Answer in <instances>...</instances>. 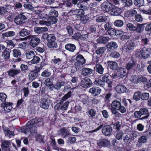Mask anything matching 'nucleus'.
Returning <instances> with one entry per match:
<instances>
[{
    "label": "nucleus",
    "instance_id": "nucleus-54",
    "mask_svg": "<svg viewBox=\"0 0 151 151\" xmlns=\"http://www.w3.org/2000/svg\"><path fill=\"white\" fill-rule=\"evenodd\" d=\"M150 97L149 94L148 93L143 92L141 93V99L145 101L149 99Z\"/></svg>",
    "mask_w": 151,
    "mask_h": 151
},
{
    "label": "nucleus",
    "instance_id": "nucleus-16",
    "mask_svg": "<svg viewBox=\"0 0 151 151\" xmlns=\"http://www.w3.org/2000/svg\"><path fill=\"white\" fill-rule=\"evenodd\" d=\"M101 91V89L99 87L93 86L89 89L88 92L92 95L96 96L99 95Z\"/></svg>",
    "mask_w": 151,
    "mask_h": 151
},
{
    "label": "nucleus",
    "instance_id": "nucleus-57",
    "mask_svg": "<svg viewBox=\"0 0 151 151\" xmlns=\"http://www.w3.org/2000/svg\"><path fill=\"white\" fill-rule=\"evenodd\" d=\"M147 81V79L144 76L140 75L138 76V83H145Z\"/></svg>",
    "mask_w": 151,
    "mask_h": 151
},
{
    "label": "nucleus",
    "instance_id": "nucleus-35",
    "mask_svg": "<svg viewBox=\"0 0 151 151\" xmlns=\"http://www.w3.org/2000/svg\"><path fill=\"white\" fill-rule=\"evenodd\" d=\"M79 50L80 51H86L89 49V45L88 43L81 42L79 43Z\"/></svg>",
    "mask_w": 151,
    "mask_h": 151
},
{
    "label": "nucleus",
    "instance_id": "nucleus-18",
    "mask_svg": "<svg viewBox=\"0 0 151 151\" xmlns=\"http://www.w3.org/2000/svg\"><path fill=\"white\" fill-rule=\"evenodd\" d=\"M116 43L114 41H111L108 43L106 45L107 50L109 52H112L116 50L118 47Z\"/></svg>",
    "mask_w": 151,
    "mask_h": 151
},
{
    "label": "nucleus",
    "instance_id": "nucleus-23",
    "mask_svg": "<svg viewBox=\"0 0 151 151\" xmlns=\"http://www.w3.org/2000/svg\"><path fill=\"white\" fill-rule=\"evenodd\" d=\"M122 10L119 8L116 7L114 5L110 12V13L112 15L118 16L121 14Z\"/></svg>",
    "mask_w": 151,
    "mask_h": 151
},
{
    "label": "nucleus",
    "instance_id": "nucleus-43",
    "mask_svg": "<svg viewBox=\"0 0 151 151\" xmlns=\"http://www.w3.org/2000/svg\"><path fill=\"white\" fill-rule=\"evenodd\" d=\"M111 125L113 126L114 129L116 130V131H118L120 129L122 124L119 121H117L115 122H112Z\"/></svg>",
    "mask_w": 151,
    "mask_h": 151
},
{
    "label": "nucleus",
    "instance_id": "nucleus-58",
    "mask_svg": "<svg viewBox=\"0 0 151 151\" xmlns=\"http://www.w3.org/2000/svg\"><path fill=\"white\" fill-rule=\"evenodd\" d=\"M35 53L33 51H28L26 54L27 58L28 59H31L33 58L35 56Z\"/></svg>",
    "mask_w": 151,
    "mask_h": 151
},
{
    "label": "nucleus",
    "instance_id": "nucleus-47",
    "mask_svg": "<svg viewBox=\"0 0 151 151\" xmlns=\"http://www.w3.org/2000/svg\"><path fill=\"white\" fill-rule=\"evenodd\" d=\"M84 10L82 9L74 10L75 12L77 13L76 14V17H77V18H78L81 16H83L85 14Z\"/></svg>",
    "mask_w": 151,
    "mask_h": 151
},
{
    "label": "nucleus",
    "instance_id": "nucleus-17",
    "mask_svg": "<svg viewBox=\"0 0 151 151\" xmlns=\"http://www.w3.org/2000/svg\"><path fill=\"white\" fill-rule=\"evenodd\" d=\"M112 129L110 125H105L102 129L103 134L105 136H109L111 134Z\"/></svg>",
    "mask_w": 151,
    "mask_h": 151
},
{
    "label": "nucleus",
    "instance_id": "nucleus-46",
    "mask_svg": "<svg viewBox=\"0 0 151 151\" xmlns=\"http://www.w3.org/2000/svg\"><path fill=\"white\" fill-rule=\"evenodd\" d=\"M133 3L135 6L140 7L144 5V0H134Z\"/></svg>",
    "mask_w": 151,
    "mask_h": 151
},
{
    "label": "nucleus",
    "instance_id": "nucleus-28",
    "mask_svg": "<svg viewBox=\"0 0 151 151\" xmlns=\"http://www.w3.org/2000/svg\"><path fill=\"white\" fill-rule=\"evenodd\" d=\"M93 71L91 68L84 67L82 69L81 74L84 76H88L92 73Z\"/></svg>",
    "mask_w": 151,
    "mask_h": 151
},
{
    "label": "nucleus",
    "instance_id": "nucleus-30",
    "mask_svg": "<svg viewBox=\"0 0 151 151\" xmlns=\"http://www.w3.org/2000/svg\"><path fill=\"white\" fill-rule=\"evenodd\" d=\"M135 62L134 60L132 59L126 64L125 68L128 71H129L133 69L135 66Z\"/></svg>",
    "mask_w": 151,
    "mask_h": 151
},
{
    "label": "nucleus",
    "instance_id": "nucleus-25",
    "mask_svg": "<svg viewBox=\"0 0 151 151\" xmlns=\"http://www.w3.org/2000/svg\"><path fill=\"white\" fill-rule=\"evenodd\" d=\"M20 70L19 69H14L12 68L8 70L7 73L9 76L10 77H14V76H16L20 73Z\"/></svg>",
    "mask_w": 151,
    "mask_h": 151
},
{
    "label": "nucleus",
    "instance_id": "nucleus-61",
    "mask_svg": "<svg viewBox=\"0 0 151 151\" xmlns=\"http://www.w3.org/2000/svg\"><path fill=\"white\" fill-rule=\"evenodd\" d=\"M40 60V58L36 55H35L31 60V63L32 64H37L39 63Z\"/></svg>",
    "mask_w": 151,
    "mask_h": 151
},
{
    "label": "nucleus",
    "instance_id": "nucleus-7",
    "mask_svg": "<svg viewBox=\"0 0 151 151\" xmlns=\"http://www.w3.org/2000/svg\"><path fill=\"white\" fill-rule=\"evenodd\" d=\"M39 122L37 119L30 120L26 124V126L28 127V133H35L37 132V127L36 124Z\"/></svg>",
    "mask_w": 151,
    "mask_h": 151
},
{
    "label": "nucleus",
    "instance_id": "nucleus-31",
    "mask_svg": "<svg viewBox=\"0 0 151 151\" xmlns=\"http://www.w3.org/2000/svg\"><path fill=\"white\" fill-rule=\"evenodd\" d=\"M48 30L47 28L46 27H35L34 28V32L37 34H41L46 32Z\"/></svg>",
    "mask_w": 151,
    "mask_h": 151
},
{
    "label": "nucleus",
    "instance_id": "nucleus-45",
    "mask_svg": "<svg viewBox=\"0 0 151 151\" xmlns=\"http://www.w3.org/2000/svg\"><path fill=\"white\" fill-rule=\"evenodd\" d=\"M51 74L50 71L48 69H46L42 73L41 76L42 78H46L50 76Z\"/></svg>",
    "mask_w": 151,
    "mask_h": 151
},
{
    "label": "nucleus",
    "instance_id": "nucleus-34",
    "mask_svg": "<svg viewBox=\"0 0 151 151\" xmlns=\"http://www.w3.org/2000/svg\"><path fill=\"white\" fill-rule=\"evenodd\" d=\"M54 80V76H51L50 77L46 78L45 80L44 84L47 86H50L53 85Z\"/></svg>",
    "mask_w": 151,
    "mask_h": 151
},
{
    "label": "nucleus",
    "instance_id": "nucleus-44",
    "mask_svg": "<svg viewBox=\"0 0 151 151\" xmlns=\"http://www.w3.org/2000/svg\"><path fill=\"white\" fill-rule=\"evenodd\" d=\"M30 33V30L25 28H23L19 32V34L20 36L24 37L27 35H29Z\"/></svg>",
    "mask_w": 151,
    "mask_h": 151
},
{
    "label": "nucleus",
    "instance_id": "nucleus-11",
    "mask_svg": "<svg viewBox=\"0 0 151 151\" xmlns=\"http://www.w3.org/2000/svg\"><path fill=\"white\" fill-rule=\"evenodd\" d=\"M27 19L26 17L24 15L20 14L15 17L14 22L17 25H21L26 22Z\"/></svg>",
    "mask_w": 151,
    "mask_h": 151
},
{
    "label": "nucleus",
    "instance_id": "nucleus-24",
    "mask_svg": "<svg viewBox=\"0 0 151 151\" xmlns=\"http://www.w3.org/2000/svg\"><path fill=\"white\" fill-rule=\"evenodd\" d=\"M143 58L146 59L148 58L151 53V51L149 49L144 47L141 49Z\"/></svg>",
    "mask_w": 151,
    "mask_h": 151
},
{
    "label": "nucleus",
    "instance_id": "nucleus-33",
    "mask_svg": "<svg viewBox=\"0 0 151 151\" xmlns=\"http://www.w3.org/2000/svg\"><path fill=\"white\" fill-rule=\"evenodd\" d=\"M121 104L122 105L124 108H126L128 106H129L132 104V101L129 99H126L125 98L122 99L120 102Z\"/></svg>",
    "mask_w": 151,
    "mask_h": 151
},
{
    "label": "nucleus",
    "instance_id": "nucleus-41",
    "mask_svg": "<svg viewBox=\"0 0 151 151\" xmlns=\"http://www.w3.org/2000/svg\"><path fill=\"white\" fill-rule=\"evenodd\" d=\"M3 131L5 133L6 135L9 137H11L12 136H14V131H10L9 129L7 127H2Z\"/></svg>",
    "mask_w": 151,
    "mask_h": 151
},
{
    "label": "nucleus",
    "instance_id": "nucleus-8",
    "mask_svg": "<svg viewBox=\"0 0 151 151\" xmlns=\"http://www.w3.org/2000/svg\"><path fill=\"white\" fill-rule=\"evenodd\" d=\"M42 68L43 66L41 67L35 66L33 70L30 71L28 75L29 80L32 81L38 77L39 73Z\"/></svg>",
    "mask_w": 151,
    "mask_h": 151
},
{
    "label": "nucleus",
    "instance_id": "nucleus-12",
    "mask_svg": "<svg viewBox=\"0 0 151 151\" xmlns=\"http://www.w3.org/2000/svg\"><path fill=\"white\" fill-rule=\"evenodd\" d=\"M1 146L3 151H13L11 143L9 140L4 141Z\"/></svg>",
    "mask_w": 151,
    "mask_h": 151
},
{
    "label": "nucleus",
    "instance_id": "nucleus-26",
    "mask_svg": "<svg viewBox=\"0 0 151 151\" xmlns=\"http://www.w3.org/2000/svg\"><path fill=\"white\" fill-rule=\"evenodd\" d=\"M137 13V11L133 9L128 10L125 12L124 15L127 18H132L136 15Z\"/></svg>",
    "mask_w": 151,
    "mask_h": 151
},
{
    "label": "nucleus",
    "instance_id": "nucleus-60",
    "mask_svg": "<svg viewBox=\"0 0 151 151\" xmlns=\"http://www.w3.org/2000/svg\"><path fill=\"white\" fill-rule=\"evenodd\" d=\"M105 49L104 47L98 48L96 51V53L98 55L102 54L105 51Z\"/></svg>",
    "mask_w": 151,
    "mask_h": 151
},
{
    "label": "nucleus",
    "instance_id": "nucleus-42",
    "mask_svg": "<svg viewBox=\"0 0 151 151\" xmlns=\"http://www.w3.org/2000/svg\"><path fill=\"white\" fill-rule=\"evenodd\" d=\"M94 84L96 86L104 87L105 86L104 81L103 80H102L99 78H96L93 82Z\"/></svg>",
    "mask_w": 151,
    "mask_h": 151
},
{
    "label": "nucleus",
    "instance_id": "nucleus-9",
    "mask_svg": "<svg viewBox=\"0 0 151 151\" xmlns=\"http://www.w3.org/2000/svg\"><path fill=\"white\" fill-rule=\"evenodd\" d=\"M76 62L74 63V65L77 70H79L86 63V60L83 56L81 54L78 55L76 57Z\"/></svg>",
    "mask_w": 151,
    "mask_h": 151
},
{
    "label": "nucleus",
    "instance_id": "nucleus-20",
    "mask_svg": "<svg viewBox=\"0 0 151 151\" xmlns=\"http://www.w3.org/2000/svg\"><path fill=\"white\" fill-rule=\"evenodd\" d=\"M65 48L67 51L70 52H74L76 50V45L73 43H68L65 46Z\"/></svg>",
    "mask_w": 151,
    "mask_h": 151
},
{
    "label": "nucleus",
    "instance_id": "nucleus-56",
    "mask_svg": "<svg viewBox=\"0 0 151 151\" xmlns=\"http://www.w3.org/2000/svg\"><path fill=\"white\" fill-rule=\"evenodd\" d=\"M99 28V26L96 24L91 26L89 28V31L91 33H95L97 28Z\"/></svg>",
    "mask_w": 151,
    "mask_h": 151
},
{
    "label": "nucleus",
    "instance_id": "nucleus-6",
    "mask_svg": "<svg viewBox=\"0 0 151 151\" xmlns=\"http://www.w3.org/2000/svg\"><path fill=\"white\" fill-rule=\"evenodd\" d=\"M18 39H17V40ZM19 40H28L30 41L29 44L30 46L34 48L37 46L39 44L40 42V38L37 36L29 35L25 37L21 38L20 39H18Z\"/></svg>",
    "mask_w": 151,
    "mask_h": 151
},
{
    "label": "nucleus",
    "instance_id": "nucleus-52",
    "mask_svg": "<svg viewBox=\"0 0 151 151\" xmlns=\"http://www.w3.org/2000/svg\"><path fill=\"white\" fill-rule=\"evenodd\" d=\"M123 21L120 19L116 20L114 22V25L118 27H121L123 26Z\"/></svg>",
    "mask_w": 151,
    "mask_h": 151
},
{
    "label": "nucleus",
    "instance_id": "nucleus-55",
    "mask_svg": "<svg viewBox=\"0 0 151 151\" xmlns=\"http://www.w3.org/2000/svg\"><path fill=\"white\" fill-rule=\"evenodd\" d=\"M104 69L102 65L100 64H98L96 66V71L100 74L103 73Z\"/></svg>",
    "mask_w": 151,
    "mask_h": 151
},
{
    "label": "nucleus",
    "instance_id": "nucleus-22",
    "mask_svg": "<svg viewBox=\"0 0 151 151\" xmlns=\"http://www.w3.org/2000/svg\"><path fill=\"white\" fill-rule=\"evenodd\" d=\"M126 69L124 68H119L117 71V76L120 78H123L127 74Z\"/></svg>",
    "mask_w": 151,
    "mask_h": 151
},
{
    "label": "nucleus",
    "instance_id": "nucleus-53",
    "mask_svg": "<svg viewBox=\"0 0 151 151\" xmlns=\"http://www.w3.org/2000/svg\"><path fill=\"white\" fill-rule=\"evenodd\" d=\"M30 24L32 25V26H37L39 24V19L37 18L32 19L29 21Z\"/></svg>",
    "mask_w": 151,
    "mask_h": 151
},
{
    "label": "nucleus",
    "instance_id": "nucleus-37",
    "mask_svg": "<svg viewBox=\"0 0 151 151\" xmlns=\"http://www.w3.org/2000/svg\"><path fill=\"white\" fill-rule=\"evenodd\" d=\"M141 93L139 91L135 92L132 97L133 99L136 102L141 99Z\"/></svg>",
    "mask_w": 151,
    "mask_h": 151
},
{
    "label": "nucleus",
    "instance_id": "nucleus-10",
    "mask_svg": "<svg viewBox=\"0 0 151 151\" xmlns=\"http://www.w3.org/2000/svg\"><path fill=\"white\" fill-rule=\"evenodd\" d=\"M114 5L109 1H105L100 5L101 8L104 12H110Z\"/></svg>",
    "mask_w": 151,
    "mask_h": 151
},
{
    "label": "nucleus",
    "instance_id": "nucleus-51",
    "mask_svg": "<svg viewBox=\"0 0 151 151\" xmlns=\"http://www.w3.org/2000/svg\"><path fill=\"white\" fill-rule=\"evenodd\" d=\"M127 50H131L134 49L135 43L131 40L129 42H127Z\"/></svg>",
    "mask_w": 151,
    "mask_h": 151
},
{
    "label": "nucleus",
    "instance_id": "nucleus-5",
    "mask_svg": "<svg viewBox=\"0 0 151 151\" xmlns=\"http://www.w3.org/2000/svg\"><path fill=\"white\" fill-rule=\"evenodd\" d=\"M107 106L111 110H119L122 114L127 111L126 109L121 104L120 102L116 100L113 101L111 104H108Z\"/></svg>",
    "mask_w": 151,
    "mask_h": 151
},
{
    "label": "nucleus",
    "instance_id": "nucleus-62",
    "mask_svg": "<svg viewBox=\"0 0 151 151\" xmlns=\"http://www.w3.org/2000/svg\"><path fill=\"white\" fill-rule=\"evenodd\" d=\"M136 26L131 23H128L127 24V28L130 31H135Z\"/></svg>",
    "mask_w": 151,
    "mask_h": 151
},
{
    "label": "nucleus",
    "instance_id": "nucleus-14",
    "mask_svg": "<svg viewBox=\"0 0 151 151\" xmlns=\"http://www.w3.org/2000/svg\"><path fill=\"white\" fill-rule=\"evenodd\" d=\"M102 79L108 84V87L109 88H111L112 86V82L111 80V76L108 73H106L102 77Z\"/></svg>",
    "mask_w": 151,
    "mask_h": 151
},
{
    "label": "nucleus",
    "instance_id": "nucleus-39",
    "mask_svg": "<svg viewBox=\"0 0 151 151\" xmlns=\"http://www.w3.org/2000/svg\"><path fill=\"white\" fill-rule=\"evenodd\" d=\"M146 24H138L136 27L135 31L137 33H140L142 32L144 28V25Z\"/></svg>",
    "mask_w": 151,
    "mask_h": 151
},
{
    "label": "nucleus",
    "instance_id": "nucleus-13",
    "mask_svg": "<svg viewBox=\"0 0 151 151\" xmlns=\"http://www.w3.org/2000/svg\"><path fill=\"white\" fill-rule=\"evenodd\" d=\"M92 84L91 79L87 78H83L80 82L81 86L83 88H86L90 87Z\"/></svg>",
    "mask_w": 151,
    "mask_h": 151
},
{
    "label": "nucleus",
    "instance_id": "nucleus-1",
    "mask_svg": "<svg viewBox=\"0 0 151 151\" xmlns=\"http://www.w3.org/2000/svg\"><path fill=\"white\" fill-rule=\"evenodd\" d=\"M72 92L69 91L62 98L60 102L57 103L54 106V108L55 110L62 111L64 112L68 108L69 102L68 101L63 102L71 97Z\"/></svg>",
    "mask_w": 151,
    "mask_h": 151
},
{
    "label": "nucleus",
    "instance_id": "nucleus-64",
    "mask_svg": "<svg viewBox=\"0 0 151 151\" xmlns=\"http://www.w3.org/2000/svg\"><path fill=\"white\" fill-rule=\"evenodd\" d=\"M147 138L144 135L141 136L138 139V142L139 143H143L146 142Z\"/></svg>",
    "mask_w": 151,
    "mask_h": 151
},
{
    "label": "nucleus",
    "instance_id": "nucleus-19",
    "mask_svg": "<svg viewBox=\"0 0 151 151\" xmlns=\"http://www.w3.org/2000/svg\"><path fill=\"white\" fill-rule=\"evenodd\" d=\"M97 144L99 147H105L110 145V142L107 139L105 138L101 139L97 142Z\"/></svg>",
    "mask_w": 151,
    "mask_h": 151
},
{
    "label": "nucleus",
    "instance_id": "nucleus-29",
    "mask_svg": "<svg viewBox=\"0 0 151 151\" xmlns=\"http://www.w3.org/2000/svg\"><path fill=\"white\" fill-rule=\"evenodd\" d=\"M60 134L63 137H65L70 135V133L68 128L63 127L59 130Z\"/></svg>",
    "mask_w": 151,
    "mask_h": 151
},
{
    "label": "nucleus",
    "instance_id": "nucleus-38",
    "mask_svg": "<svg viewBox=\"0 0 151 151\" xmlns=\"http://www.w3.org/2000/svg\"><path fill=\"white\" fill-rule=\"evenodd\" d=\"M48 92V88L46 86H41L40 89L39 94L40 95L44 96L45 95H47Z\"/></svg>",
    "mask_w": 151,
    "mask_h": 151
},
{
    "label": "nucleus",
    "instance_id": "nucleus-48",
    "mask_svg": "<svg viewBox=\"0 0 151 151\" xmlns=\"http://www.w3.org/2000/svg\"><path fill=\"white\" fill-rule=\"evenodd\" d=\"M66 3L65 4L63 5V6H62V7H63V10L64 11H66V10H65L66 9H64V6L65 7H67V9H72V8L73 6V4L71 2H70V1H67L65 2Z\"/></svg>",
    "mask_w": 151,
    "mask_h": 151
},
{
    "label": "nucleus",
    "instance_id": "nucleus-40",
    "mask_svg": "<svg viewBox=\"0 0 151 151\" xmlns=\"http://www.w3.org/2000/svg\"><path fill=\"white\" fill-rule=\"evenodd\" d=\"M131 34L128 32H123L122 35L121 36L120 39L122 41H126L129 39L131 37Z\"/></svg>",
    "mask_w": 151,
    "mask_h": 151
},
{
    "label": "nucleus",
    "instance_id": "nucleus-4",
    "mask_svg": "<svg viewBox=\"0 0 151 151\" xmlns=\"http://www.w3.org/2000/svg\"><path fill=\"white\" fill-rule=\"evenodd\" d=\"M49 16L45 14H43L42 18L44 19H47L50 24L56 23L58 21L57 17L58 14L57 11L52 9L51 10L49 13Z\"/></svg>",
    "mask_w": 151,
    "mask_h": 151
},
{
    "label": "nucleus",
    "instance_id": "nucleus-50",
    "mask_svg": "<svg viewBox=\"0 0 151 151\" xmlns=\"http://www.w3.org/2000/svg\"><path fill=\"white\" fill-rule=\"evenodd\" d=\"M111 146H113L115 150L119 147L120 145L119 142L115 139H114L111 141Z\"/></svg>",
    "mask_w": 151,
    "mask_h": 151
},
{
    "label": "nucleus",
    "instance_id": "nucleus-63",
    "mask_svg": "<svg viewBox=\"0 0 151 151\" xmlns=\"http://www.w3.org/2000/svg\"><path fill=\"white\" fill-rule=\"evenodd\" d=\"M64 83L63 81L57 82L55 84H54V88L57 90H58L62 86L64 85Z\"/></svg>",
    "mask_w": 151,
    "mask_h": 151
},
{
    "label": "nucleus",
    "instance_id": "nucleus-32",
    "mask_svg": "<svg viewBox=\"0 0 151 151\" xmlns=\"http://www.w3.org/2000/svg\"><path fill=\"white\" fill-rule=\"evenodd\" d=\"M107 64L111 69L116 70L119 68L118 63L115 61H109L107 62Z\"/></svg>",
    "mask_w": 151,
    "mask_h": 151
},
{
    "label": "nucleus",
    "instance_id": "nucleus-2",
    "mask_svg": "<svg viewBox=\"0 0 151 151\" xmlns=\"http://www.w3.org/2000/svg\"><path fill=\"white\" fill-rule=\"evenodd\" d=\"M41 38L43 39L44 40H47V45L49 48H56L57 47V43L55 41L56 37L54 34H48L47 33H44L42 34Z\"/></svg>",
    "mask_w": 151,
    "mask_h": 151
},
{
    "label": "nucleus",
    "instance_id": "nucleus-27",
    "mask_svg": "<svg viewBox=\"0 0 151 151\" xmlns=\"http://www.w3.org/2000/svg\"><path fill=\"white\" fill-rule=\"evenodd\" d=\"M116 92L119 93L126 92L127 89L126 87L123 85H118L115 88Z\"/></svg>",
    "mask_w": 151,
    "mask_h": 151
},
{
    "label": "nucleus",
    "instance_id": "nucleus-3",
    "mask_svg": "<svg viewBox=\"0 0 151 151\" xmlns=\"http://www.w3.org/2000/svg\"><path fill=\"white\" fill-rule=\"evenodd\" d=\"M134 115L135 118L142 120L147 119L150 116L149 110L146 107L142 108L139 110L135 111Z\"/></svg>",
    "mask_w": 151,
    "mask_h": 151
},
{
    "label": "nucleus",
    "instance_id": "nucleus-36",
    "mask_svg": "<svg viewBox=\"0 0 151 151\" xmlns=\"http://www.w3.org/2000/svg\"><path fill=\"white\" fill-rule=\"evenodd\" d=\"M109 40V37L101 36L97 40V42L98 43L105 44L108 42Z\"/></svg>",
    "mask_w": 151,
    "mask_h": 151
},
{
    "label": "nucleus",
    "instance_id": "nucleus-15",
    "mask_svg": "<svg viewBox=\"0 0 151 151\" xmlns=\"http://www.w3.org/2000/svg\"><path fill=\"white\" fill-rule=\"evenodd\" d=\"M50 101L47 98H42L40 102V106L44 109H47L50 103Z\"/></svg>",
    "mask_w": 151,
    "mask_h": 151
},
{
    "label": "nucleus",
    "instance_id": "nucleus-21",
    "mask_svg": "<svg viewBox=\"0 0 151 151\" xmlns=\"http://www.w3.org/2000/svg\"><path fill=\"white\" fill-rule=\"evenodd\" d=\"M107 20V17L104 14H100L96 16V21L98 23L106 22Z\"/></svg>",
    "mask_w": 151,
    "mask_h": 151
},
{
    "label": "nucleus",
    "instance_id": "nucleus-59",
    "mask_svg": "<svg viewBox=\"0 0 151 151\" xmlns=\"http://www.w3.org/2000/svg\"><path fill=\"white\" fill-rule=\"evenodd\" d=\"M81 98V101L83 104H86L88 100V97L86 95H83Z\"/></svg>",
    "mask_w": 151,
    "mask_h": 151
},
{
    "label": "nucleus",
    "instance_id": "nucleus-49",
    "mask_svg": "<svg viewBox=\"0 0 151 151\" xmlns=\"http://www.w3.org/2000/svg\"><path fill=\"white\" fill-rule=\"evenodd\" d=\"M13 56L16 58L20 57L21 55V51L18 49H15L13 51Z\"/></svg>",
    "mask_w": 151,
    "mask_h": 151
}]
</instances>
